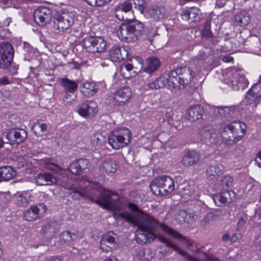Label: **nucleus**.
Returning a JSON list of instances; mask_svg holds the SVG:
<instances>
[{"instance_id": "obj_1", "label": "nucleus", "mask_w": 261, "mask_h": 261, "mask_svg": "<svg viewBox=\"0 0 261 261\" xmlns=\"http://www.w3.org/2000/svg\"><path fill=\"white\" fill-rule=\"evenodd\" d=\"M117 199V196L114 193L103 189L96 202L101 207L115 211L113 216L116 220L124 219L137 226L138 229L136 231V240L138 243L144 244L153 241L156 238L154 229L158 226H160L163 231L173 238H181L177 232L164 224H159L158 221L149 215L141 212H137L136 215L128 213H120L122 205Z\"/></svg>"}, {"instance_id": "obj_2", "label": "nucleus", "mask_w": 261, "mask_h": 261, "mask_svg": "<svg viewBox=\"0 0 261 261\" xmlns=\"http://www.w3.org/2000/svg\"><path fill=\"white\" fill-rule=\"evenodd\" d=\"M246 128V125L241 121L226 122L221 127V142L226 145L236 144L242 139Z\"/></svg>"}, {"instance_id": "obj_3", "label": "nucleus", "mask_w": 261, "mask_h": 261, "mask_svg": "<svg viewBox=\"0 0 261 261\" xmlns=\"http://www.w3.org/2000/svg\"><path fill=\"white\" fill-rule=\"evenodd\" d=\"M143 28V24L138 20L123 23L119 27L117 35L119 38L122 41L134 42L141 35Z\"/></svg>"}, {"instance_id": "obj_4", "label": "nucleus", "mask_w": 261, "mask_h": 261, "mask_svg": "<svg viewBox=\"0 0 261 261\" xmlns=\"http://www.w3.org/2000/svg\"><path fill=\"white\" fill-rule=\"evenodd\" d=\"M194 75V72L189 67L177 68L169 73L170 84L173 88L188 84L192 82Z\"/></svg>"}, {"instance_id": "obj_5", "label": "nucleus", "mask_w": 261, "mask_h": 261, "mask_svg": "<svg viewBox=\"0 0 261 261\" xmlns=\"http://www.w3.org/2000/svg\"><path fill=\"white\" fill-rule=\"evenodd\" d=\"M132 135L126 128L113 131L108 138L109 145L114 149H120L127 146L130 142Z\"/></svg>"}, {"instance_id": "obj_6", "label": "nucleus", "mask_w": 261, "mask_h": 261, "mask_svg": "<svg viewBox=\"0 0 261 261\" xmlns=\"http://www.w3.org/2000/svg\"><path fill=\"white\" fill-rule=\"evenodd\" d=\"M155 188L159 189V194L167 195L172 192L175 189L174 180L167 175H162L154 178L150 184L152 191Z\"/></svg>"}, {"instance_id": "obj_7", "label": "nucleus", "mask_w": 261, "mask_h": 261, "mask_svg": "<svg viewBox=\"0 0 261 261\" xmlns=\"http://www.w3.org/2000/svg\"><path fill=\"white\" fill-rule=\"evenodd\" d=\"M74 15L71 12L62 11L58 13L54 20V27L60 32L69 29L73 24Z\"/></svg>"}, {"instance_id": "obj_8", "label": "nucleus", "mask_w": 261, "mask_h": 261, "mask_svg": "<svg viewBox=\"0 0 261 261\" xmlns=\"http://www.w3.org/2000/svg\"><path fill=\"white\" fill-rule=\"evenodd\" d=\"M83 46L89 52H101L106 48V42L101 37L89 36L83 39Z\"/></svg>"}, {"instance_id": "obj_9", "label": "nucleus", "mask_w": 261, "mask_h": 261, "mask_svg": "<svg viewBox=\"0 0 261 261\" xmlns=\"http://www.w3.org/2000/svg\"><path fill=\"white\" fill-rule=\"evenodd\" d=\"M13 47L9 43H3L0 45V66L6 68L11 63L13 57Z\"/></svg>"}, {"instance_id": "obj_10", "label": "nucleus", "mask_w": 261, "mask_h": 261, "mask_svg": "<svg viewBox=\"0 0 261 261\" xmlns=\"http://www.w3.org/2000/svg\"><path fill=\"white\" fill-rule=\"evenodd\" d=\"M227 74L228 77L226 80V83L230 85L234 90L243 89L248 85V81L243 74L238 72L232 73L231 71H228Z\"/></svg>"}, {"instance_id": "obj_11", "label": "nucleus", "mask_w": 261, "mask_h": 261, "mask_svg": "<svg viewBox=\"0 0 261 261\" xmlns=\"http://www.w3.org/2000/svg\"><path fill=\"white\" fill-rule=\"evenodd\" d=\"M52 11L46 7H40L34 12V20L39 26L43 27L48 23L51 19Z\"/></svg>"}, {"instance_id": "obj_12", "label": "nucleus", "mask_w": 261, "mask_h": 261, "mask_svg": "<svg viewBox=\"0 0 261 261\" xmlns=\"http://www.w3.org/2000/svg\"><path fill=\"white\" fill-rule=\"evenodd\" d=\"M132 97V91L129 87L125 86L117 89L114 95L113 102L115 105L123 106Z\"/></svg>"}, {"instance_id": "obj_13", "label": "nucleus", "mask_w": 261, "mask_h": 261, "mask_svg": "<svg viewBox=\"0 0 261 261\" xmlns=\"http://www.w3.org/2000/svg\"><path fill=\"white\" fill-rule=\"evenodd\" d=\"M77 112L84 118H91L97 112V105L92 100L85 101L80 105Z\"/></svg>"}, {"instance_id": "obj_14", "label": "nucleus", "mask_w": 261, "mask_h": 261, "mask_svg": "<svg viewBox=\"0 0 261 261\" xmlns=\"http://www.w3.org/2000/svg\"><path fill=\"white\" fill-rule=\"evenodd\" d=\"M46 210V206L44 203L32 206L24 212L23 217L27 221H33L44 214Z\"/></svg>"}, {"instance_id": "obj_15", "label": "nucleus", "mask_w": 261, "mask_h": 261, "mask_svg": "<svg viewBox=\"0 0 261 261\" xmlns=\"http://www.w3.org/2000/svg\"><path fill=\"white\" fill-rule=\"evenodd\" d=\"M261 99V75L258 81L256 83L247 93L243 102L246 105L258 101Z\"/></svg>"}, {"instance_id": "obj_16", "label": "nucleus", "mask_w": 261, "mask_h": 261, "mask_svg": "<svg viewBox=\"0 0 261 261\" xmlns=\"http://www.w3.org/2000/svg\"><path fill=\"white\" fill-rule=\"evenodd\" d=\"M115 244V234L112 232H109L100 238L99 248L102 252L108 253L112 250Z\"/></svg>"}, {"instance_id": "obj_17", "label": "nucleus", "mask_w": 261, "mask_h": 261, "mask_svg": "<svg viewBox=\"0 0 261 261\" xmlns=\"http://www.w3.org/2000/svg\"><path fill=\"white\" fill-rule=\"evenodd\" d=\"M128 48L127 46H114L110 50L109 57L113 62H119L127 58Z\"/></svg>"}, {"instance_id": "obj_18", "label": "nucleus", "mask_w": 261, "mask_h": 261, "mask_svg": "<svg viewBox=\"0 0 261 261\" xmlns=\"http://www.w3.org/2000/svg\"><path fill=\"white\" fill-rule=\"evenodd\" d=\"M27 136L26 131L23 129H8L5 138L9 141L20 143L23 141Z\"/></svg>"}, {"instance_id": "obj_19", "label": "nucleus", "mask_w": 261, "mask_h": 261, "mask_svg": "<svg viewBox=\"0 0 261 261\" xmlns=\"http://www.w3.org/2000/svg\"><path fill=\"white\" fill-rule=\"evenodd\" d=\"M236 197L235 193L232 191H225L221 193L216 195L214 201L219 206L225 205L232 201Z\"/></svg>"}, {"instance_id": "obj_20", "label": "nucleus", "mask_w": 261, "mask_h": 261, "mask_svg": "<svg viewBox=\"0 0 261 261\" xmlns=\"http://www.w3.org/2000/svg\"><path fill=\"white\" fill-rule=\"evenodd\" d=\"M200 11L197 7L185 8L181 12V18L186 21H198L200 18Z\"/></svg>"}, {"instance_id": "obj_21", "label": "nucleus", "mask_w": 261, "mask_h": 261, "mask_svg": "<svg viewBox=\"0 0 261 261\" xmlns=\"http://www.w3.org/2000/svg\"><path fill=\"white\" fill-rule=\"evenodd\" d=\"M37 165V160L33 158L32 154L30 153L20 158L17 161L18 167L26 170H30L33 167H36Z\"/></svg>"}, {"instance_id": "obj_22", "label": "nucleus", "mask_w": 261, "mask_h": 261, "mask_svg": "<svg viewBox=\"0 0 261 261\" xmlns=\"http://www.w3.org/2000/svg\"><path fill=\"white\" fill-rule=\"evenodd\" d=\"M203 109L199 105H193L190 107L186 111V116L189 120L195 121L200 119L203 113Z\"/></svg>"}, {"instance_id": "obj_23", "label": "nucleus", "mask_w": 261, "mask_h": 261, "mask_svg": "<svg viewBox=\"0 0 261 261\" xmlns=\"http://www.w3.org/2000/svg\"><path fill=\"white\" fill-rule=\"evenodd\" d=\"M17 175L16 169L10 166L0 167V182L8 181L14 178Z\"/></svg>"}, {"instance_id": "obj_24", "label": "nucleus", "mask_w": 261, "mask_h": 261, "mask_svg": "<svg viewBox=\"0 0 261 261\" xmlns=\"http://www.w3.org/2000/svg\"><path fill=\"white\" fill-rule=\"evenodd\" d=\"M31 194L28 191L17 192L14 195L15 203L21 207L27 206L29 202L31 201Z\"/></svg>"}, {"instance_id": "obj_25", "label": "nucleus", "mask_w": 261, "mask_h": 261, "mask_svg": "<svg viewBox=\"0 0 261 261\" xmlns=\"http://www.w3.org/2000/svg\"><path fill=\"white\" fill-rule=\"evenodd\" d=\"M89 162L86 159H79L72 163L68 167V170L74 174H80L84 169L88 166Z\"/></svg>"}, {"instance_id": "obj_26", "label": "nucleus", "mask_w": 261, "mask_h": 261, "mask_svg": "<svg viewBox=\"0 0 261 261\" xmlns=\"http://www.w3.org/2000/svg\"><path fill=\"white\" fill-rule=\"evenodd\" d=\"M34 181L39 186H50L56 183L57 180L55 176L46 173L38 175L35 178Z\"/></svg>"}, {"instance_id": "obj_27", "label": "nucleus", "mask_w": 261, "mask_h": 261, "mask_svg": "<svg viewBox=\"0 0 261 261\" xmlns=\"http://www.w3.org/2000/svg\"><path fill=\"white\" fill-rule=\"evenodd\" d=\"M168 75L169 73L161 75L154 81L149 83L147 84L148 88L151 90L159 89L164 87L166 83H168L169 86L172 87V85L170 84Z\"/></svg>"}, {"instance_id": "obj_28", "label": "nucleus", "mask_w": 261, "mask_h": 261, "mask_svg": "<svg viewBox=\"0 0 261 261\" xmlns=\"http://www.w3.org/2000/svg\"><path fill=\"white\" fill-rule=\"evenodd\" d=\"M132 0H127L119 5L116 9L115 16L118 19L120 20H128L124 16L121 15V12L127 13L132 10Z\"/></svg>"}, {"instance_id": "obj_29", "label": "nucleus", "mask_w": 261, "mask_h": 261, "mask_svg": "<svg viewBox=\"0 0 261 261\" xmlns=\"http://www.w3.org/2000/svg\"><path fill=\"white\" fill-rule=\"evenodd\" d=\"M106 142V138L100 133H96L90 138L89 147L91 149L98 150Z\"/></svg>"}, {"instance_id": "obj_30", "label": "nucleus", "mask_w": 261, "mask_h": 261, "mask_svg": "<svg viewBox=\"0 0 261 261\" xmlns=\"http://www.w3.org/2000/svg\"><path fill=\"white\" fill-rule=\"evenodd\" d=\"M224 170V167L221 164L217 163L210 165L206 171L207 178L210 180L217 178L221 175Z\"/></svg>"}, {"instance_id": "obj_31", "label": "nucleus", "mask_w": 261, "mask_h": 261, "mask_svg": "<svg viewBox=\"0 0 261 261\" xmlns=\"http://www.w3.org/2000/svg\"><path fill=\"white\" fill-rule=\"evenodd\" d=\"M199 159V154L194 150L187 151L184 156L181 163L186 167L192 166L196 163Z\"/></svg>"}, {"instance_id": "obj_32", "label": "nucleus", "mask_w": 261, "mask_h": 261, "mask_svg": "<svg viewBox=\"0 0 261 261\" xmlns=\"http://www.w3.org/2000/svg\"><path fill=\"white\" fill-rule=\"evenodd\" d=\"M117 169V165L112 159H106L102 162L99 166V170L108 174L113 173Z\"/></svg>"}, {"instance_id": "obj_33", "label": "nucleus", "mask_w": 261, "mask_h": 261, "mask_svg": "<svg viewBox=\"0 0 261 261\" xmlns=\"http://www.w3.org/2000/svg\"><path fill=\"white\" fill-rule=\"evenodd\" d=\"M161 65L159 59L155 57L148 58L146 60L144 70L147 73L151 74L158 70Z\"/></svg>"}, {"instance_id": "obj_34", "label": "nucleus", "mask_w": 261, "mask_h": 261, "mask_svg": "<svg viewBox=\"0 0 261 261\" xmlns=\"http://www.w3.org/2000/svg\"><path fill=\"white\" fill-rule=\"evenodd\" d=\"M98 87L94 82H85L80 87L81 92L86 97H90L95 94Z\"/></svg>"}, {"instance_id": "obj_35", "label": "nucleus", "mask_w": 261, "mask_h": 261, "mask_svg": "<svg viewBox=\"0 0 261 261\" xmlns=\"http://www.w3.org/2000/svg\"><path fill=\"white\" fill-rule=\"evenodd\" d=\"M153 256L152 251L149 248H146L137 250L134 255V258L136 260L147 261L151 259Z\"/></svg>"}, {"instance_id": "obj_36", "label": "nucleus", "mask_w": 261, "mask_h": 261, "mask_svg": "<svg viewBox=\"0 0 261 261\" xmlns=\"http://www.w3.org/2000/svg\"><path fill=\"white\" fill-rule=\"evenodd\" d=\"M133 65L129 64V62L127 61L123 63L120 66V73L124 78H129L136 75L133 72Z\"/></svg>"}, {"instance_id": "obj_37", "label": "nucleus", "mask_w": 261, "mask_h": 261, "mask_svg": "<svg viewBox=\"0 0 261 261\" xmlns=\"http://www.w3.org/2000/svg\"><path fill=\"white\" fill-rule=\"evenodd\" d=\"M60 84L66 92L73 93L77 89V84L74 81H71L67 79H63L60 81Z\"/></svg>"}, {"instance_id": "obj_38", "label": "nucleus", "mask_w": 261, "mask_h": 261, "mask_svg": "<svg viewBox=\"0 0 261 261\" xmlns=\"http://www.w3.org/2000/svg\"><path fill=\"white\" fill-rule=\"evenodd\" d=\"M47 127L46 123L41 121H37L34 123L32 129L37 136H41L47 133Z\"/></svg>"}, {"instance_id": "obj_39", "label": "nucleus", "mask_w": 261, "mask_h": 261, "mask_svg": "<svg viewBox=\"0 0 261 261\" xmlns=\"http://www.w3.org/2000/svg\"><path fill=\"white\" fill-rule=\"evenodd\" d=\"M148 16L154 20H160L165 16V11L163 8L159 7L150 9L148 12Z\"/></svg>"}, {"instance_id": "obj_40", "label": "nucleus", "mask_w": 261, "mask_h": 261, "mask_svg": "<svg viewBox=\"0 0 261 261\" xmlns=\"http://www.w3.org/2000/svg\"><path fill=\"white\" fill-rule=\"evenodd\" d=\"M129 64L133 65V72L136 75L143 68V61L141 58L139 56H135L129 61Z\"/></svg>"}, {"instance_id": "obj_41", "label": "nucleus", "mask_w": 261, "mask_h": 261, "mask_svg": "<svg viewBox=\"0 0 261 261\" xmlns=\"http://www.w3.org/2000/svg\"><path fill=\"white\" fill-rule=\"evenodd\" d=\"M234 19L235 22L240 26L244 27L249 23L250 17L245 12H241L236 15Z\"/></svg>"}, {"instance_id": "obj_42", "label": "nucleus", "mask_w": 261, "mask_h": 261, "mask_svg": "<svg viewBox=\"0 0 261 261\" xmlns=\"http://www.w3.org/2000/svg\"><path fill=\"white\" fill-rule=\"evenodd\" d=\"M41 231L46 238L50 239L56 234V229L53 224H48L42 227Z\"/></svg>"}, {"instance_id": "obj_43", "label": "nucleus", "mask_w": 261, "mask_h": 261, "mask_svg": "<svg viewBox=\"0 0 261 261\" xmlns=\"http://www.w3.org/2000/svg\"><path fill=\"white\" fill-rule=\"evenodd\" d=\"M160 239L161 241L164 243H165L167 246L171 247L173 249L178 251L179 253L182 255L184 256H185L188 259H189L190 260H192L193 258L192 257L188 255L186 252H185L184 251L180 250L177 247L176 245L173 244L172 242H171L170 241H169L168 239L164 238H160Z\"/></svg>"}, {"instance_id": "obj_44", "label": "nucleus", "mask_w": 261, "mask_h": 261, "mask_svg": "<svg viewBox=\"0 0 261 261\" xmlns=\"http://www.w3.org/2000/svg\"><path fill=\"white\" fill-rule=\"evenodd\" d=\"M74 234L69 231H64L60 237V242L61 244H65L69 243L74 239Z\"/></svg>"}, {"instance_id": "obj_45", "label": "nucleus", "mask_w": 261, "mask_h": 261, "mask_svg": "<svg viewBox=\"0 0 261 261\" xmlns=\"http://www.w3.org/2000/svg\"><path fill=\"white\" fill-rule=\"evenodd\" d=\"M234 107H222L218 109V113L221 116L229 117L233 115L234 113Z\"/></svg>"}, {"instance_id": "obj_46", "label": "nucleus", "mask_w": 261, "mask_h": 261, "mask_svg": "<svg viewBox=\"0 0 261 261\" xmlns=\"http://www.w3.org/2000/svg\"><path fill=\"white\" fill-rule=\"evenodd\" d=\"M136 9L142 13L145 8V3L144 0H132Z\"/></svg>"}, {"instance_id": "obj_47", "label": "nucleus", "mask_w": 261, "mask_h": 261, "mask_svg": "<svg viewBox=\"0 0 261 261\" xmlns=\"http://www.w3.org/2000/svg\"><path fill=\"white\" fill-rule=\"evenodd\" d=\"M111 0H85L87 4L92 6H100Z\"/></svg>"}, {"instance_id": "obj_48", "label": "nucleus", "mask_w": 261, "mask_h": 261, "mask_svg": "<svg viewBox=\"0 0 261 261\" xmlns=\"http://www.w3.org/2000/svg\"><path fill=\"white\" fill-rule=\"evenodd\" d=\"M188 213L185 211H180L177 215L176 219L180 223L187 222Z\"/></svg>"}, {"instance_id": "obj_49", "label": "nucleus", "mask_w": 261, "mask_h": 261, "mask_svg": "<svg viewBox=\"0 0 261 261\" xmlns=\"http://www.w3.org/2000/svg\"><path fill=\"white\" fill-rule=\"evenodd\" d=\"M233 178L229 176H225L222 179V184L223 188L225 187H229L232 186Z\"/></svg>"}, {"instance_id": "obj_50", "label": "nucleus", "mask_w": 261, "mask_h": 261, "mask_svg": "<svg viewBox=\"0 0 261 261\" xmlns=\"http://www.w3.org/2000/svg\"><path fill=\"white\" fill-rule=\"evenodd\" d=\"M45 168L50 170H53L56 173H59L61 170V169L57 165L50 162H48L45 164Z\"/></svg>"}, {"instance_id": "obj_51", "label": "nucleus", "mask_w": 261, "mask_h": 261, "mask_svg": "<svg viewBox=\"0 0 261 261\" xmlns=\"http://www.w3.org/2000/svg\"><path fill=\"white\" fill-rule=\"evenodd\" d=\"M214 217V215L212 213H207L203 218L201 221V224L205 225L212 221Z\"/></svg>"}, {"instance_id": "obj_52", "label": "nucleus", "mask_w": 261, "mask_h": 261, "mask_svg": "<svg viewBox=\"0 0 261 261\" xmlns=\"http://www.w3.org/2000/svg\"><path fill=\"white\" fill-rule=\"evenodd\" d=\"M211 27L209 24H206L201 32V34L205 37H210L211 36Z\"/></svg>"}, {"instance_id": "obj_53", "label": "nucleus", "mask_w": 261, "mask_h": 261, "mask_svg": "<svg viewBox=\"0 0 261 261\" xmlns=\"http://www.w3.org/2000/svg\"><path fill=\"white\" fill-rule=\"evenodd\" d=\"M75 100V96H73L69 94H66L63 97V101L66 105H70Z\"/></svg>"}, {"instance_id": "obj_54", "label": "nucleus", "mask_w": 261, "mask_h": 261, "mask_svg": "<svg viewBox=\"0 0 261 261\" xmlns=\"http://www.w3.org/2000/svg\"><path fill=\"white\" fill-rule=\"evenodd\" d=\"M196 219V215L194 212H189L187 216V222L190 223L192 221H194Z\"/></svg>"}, {"instance_id": "obj_55", "label": "nucleus", "mask_w": 261, "mask_h": 261, "mask_svg": "<svg viewBox=\"0 0 261 261\" xmlns=\"http://www.w3.org/2000/svg\"><path fill=\"white\" fill-rule=\"evenodd\" d=\"M247 220V218L246 217H241L240 218L238 222L237 226L238 228H241L243 227L245 224L246 223Z\"/></svg>"}, {"instance_id": "obj_56", "label": "nucleus", "mask_w": 261, "mask_h": 261, "mask_svg": "<svg viewBox=\"0 0 261 261\" xmlns=\"http://www.w3.org/2000/svg\"><path fill=\"white\" fill-rule=\"evenodd\" d=\"M71 194L73 198L78 199L83 195V193L79 191H73L71 193Z\"/></svg>"}, {"instance_id": "obj_57", "label": "nucleus", "mask_w": 261, "mask_h": 261, "mask_svg": "<svg viewBox=\"0 0 261 261\" xmlns=\"http://www.w3.org/2000/svg\"><path fill=\"white\" fill-rule=\"evenodd\" d=\"M155 33H156V30L155 29H152L151 31H150L149 32H146V36L149 39L153 37L155 35Z\"/></svg>"}, {"instance_id": "obj_58", "label": "nucleus", "mask_w": 261, "mask_h": 261, "mask_svg": "<svg viewBox=\"0 0 261 261\" xmlns=\"http://www.w3.org/2000/svg\"><path fill=\"white\" fill-rule=\"evenodd\" d=\"M258 166L261 168V150L258 152L257 154V159L255 160Z\"/></svg>"}, {"instance_id": "obj_59", "label": "nucleus", "mask_w": 261, "mask_h": 261, "mask_svg": "<svg viewBox=\"0 0 261 261\" xmlns=\"http://www.w3.org/2000/svg\"><path fill=\"white\" fill-rule=\"evenodd\" d=\"M102 261H118V260L115 256L110 255L106 257Z\"/></svg>"}, {"instance_id": "obj_60", "label": "nucleus", "mask_w": 261, "mask_h": 261, "mask_svg": "<svg viewBox=\"0 0 261 261\" xmlns=\"http://www.w3.org/2000/svg\"><path fill=\"white\" fill-rule=\"evenodd\" d=\"M0 83L3 85L8 84L9 83V81L7 77L4 76L0 78Z\"/></svg>"}, {"instance_id": "obj_61", "label": "nucleus", "mask_w": 261, "mask_h": 261, "mask_svg": "<svg viewBox=\"0 0 261 261\" xmlns=\"http://www.w3.org/2000/svg\"><path fill=\"white\" fill-rule=\"evenodd\" d=\"M128 207L130 210L134 211L137 212L138 210V206L136 204H133V203H129L128 205Z\"/></svg>"}, {"instance_id": "obj_62", "label": "nucleus", "mask_w": 261, "mask_h": 261, "mask_svg": "<svg viewBox=\"0 0 261 261\" xmlns=\"http://www.w3.org/2000/svg\"><path fill=\"white\" fill-rule=\"evenodd\" d=\"M239 239V235L236 233L232 235L230 238V242H236Z\"/></svg>"}, {"instance_id": "obj_63", "label": "nucleus", "mask_w": 261, "mask_h": 261, "mask_svg": "<svg viewBox=\"0 0 261 261\" xmlns=\"http://www.w3.org/2000/svg\"><path fill=\"white\" fill-rule=\"evenodd\" d=\"M46 261H61V259L57 256H51L47 258Z\"/></svg>"}, {"instance_id": "obj_64", "label": "nucleus", "mask_w": 261, "mask_h": 261, "mask_svg": "<svg viewBox=\"0 0 261 261\" xmlns=\"http://www.w3.org/2000/svg\"><path fill=\"white\" fill-rule=\"evenodd\" d=\"M256 215L258 216L261 219V204L258 208L255 211Z\"/></svg>"}]
</instances>
